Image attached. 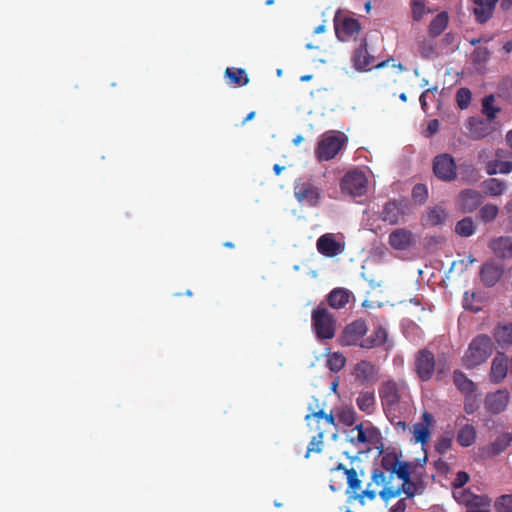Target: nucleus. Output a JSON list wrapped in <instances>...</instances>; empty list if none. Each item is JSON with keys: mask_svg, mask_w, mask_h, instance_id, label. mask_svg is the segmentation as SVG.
I'll return each mask as SVG.
<instances>
[{"mask_svg": "<svg viewBox=\"0 0 512 512\" xmlns=\"http://www.w3.org/2000/svg\"><path fill=\"white\" fill-rule=\"evenodd\" d=\"M316 248L325 257H335L344 251V244L336 240L332 233L320 236L316 242Z\"/></svg>", "mask_w": 512, "mask_h": 512, "instance_id": "obj_15", "label": "nucleus"}, {"mask_svg": "<svg viewBox=\"0 0 512 512\" xmlns=\"http://www.w3.org/2000/svg\"><path fill=\"white\" fill-rule=\"evenodd\" d=\"M446 219L447 213L445 209L435 206L427 210L426 214L422 217V223L427 226H438L444 224Z\"/></svg>", "mask_w": 512, "mask_h": 512, "instance_id": "obj_33", "label": "nucleus"}, {"mask_svg": "<svg viewBox=\"0 0 512 512\" xmlns=\"http://www.w3.org/2000/svg\"><path fill=\"white\" fill-rule=\"evenodd\" d=\"M453 496L460 504H464L467 507H474L477 505H487L488 497L474 495L469 491L462 489H453Z\"/></svg>", "mask_w": 512, "mask_h": 512, "instance_id": "obj_31", "label": "nucleus"}, {"mask_svg": "<svg viewBox=\"0 0 512 512\" xmlns=\"http://www.w3.org/2000/svg\"><path fill=\"white\" fill-rule=\"evenodd\" d=\"M488 248L498 259H511L512 258V237L511 236H498L493 237L488 242Z\"/></svg>", "mask_w": 512, "mask_h": 512, "instance_id": "obj_20", "label": "nucleus"}, {"mask_svg": "<svg viewBox=\"0 0 512 512\" xmlns=\"http://www.w3.org/2000/svg\"><path fill=\"white\" fill-rule=\"evenodd\" d=\"M506 141L509 147L512 149V130L506 134Z\"/></svg>", "mask_w": 512, "mask_h": 512, "instance_id": "obj_64", "label": "nucleus"}, {"mask_svg": "<svg viewBox=\"0 0 512 512\" xmlns=\"http://www.w3.org/2000/svg\"><path fill=\"white\" fill-rule=\"evenodd\" d=\"M436 369V361L434 354L422 349L415 356V371L421 381H429L432 379Z\"/></svg>", "mask_w": 512, "mask_h": 512, "instance_id": "obj_10", "label": "nucleus"}, {"mask_svg": "<svg viewBox=\"0 0 512 512\" xmlns=\"http://www.w3.org/2000/svg\"><path fill=\"white\" fill-rule=\"evenodd\" d=\"M489 51L487 48H477L473 52V59L475 62H485L489 58Z\"/></svg>", "mask_w": 512, "mask_h": 512, "instance_id": "obj_57", "label": "nucleus"}, {"mask_svg": "<svg viewBox=\"0 0 512 512\" xmlns=\"http://www.w3.org/2000/svg\"><path fill=\"white\" fill-rule=\"evenodd\" d=\"M483 203L482 194L474 189H465L457 198V205L464 213L475 211Z\"/></svg>", "mask_w": 512, "mask_h": 512, "instance_id": "obj_19", "label": "nucleus"}, {"mask_svg": "<svg viewBox=\"0 0 512 512\" xmlns=\"http://www.w3.org/2000/svg\"><path fill=\"white\" fill-rule=\"evenodd\" d=\"M357 407L366 414L373 413L375 409L374 391H361L356 398Z\"/></svg>", "mask_w": 512, "mask_h": 512, "instance_id": "obj_38", "label": "nucleus"}, {"mask_svg": "<svg viewBox=\"0 0 512 512\" xmlns=\"http://www.w3.org/2000/svg\"><path fill=\"white\" fill-rule=\"evenodd\" d=\"M471 91L468 88H460L456 93V102L460 109H466L471 101Z\"/></svg>", "mask_w": 512, "mask_h": 512, "instance_id": "obj_51", "label": "nucleus"}, {"mask_svg": "<svg viewBox=\"0 0 512 512\" xmlns=\"http://www.w3.org/2000/svg\"><path fill=\"white\" fill-rule=\"evenodd\" d=\"M350 294L343 288L333 289L327 296L328 304L334 309H341L349 302Z\"/></svg>", "mask_w": 512, "mask_h": 512, "instance_id": "obj_35", "label": "nucleus"}, {"mask_svg": "<svg viewBox=\"0 0 512 512\" xmlns=\"http://www.w3.org/2000/svg\"><path fill=\"white\" fill-rule=\"evenodd\" d=\"M405 462L400 461L395 453H387L381 457L380 463L372 470L371 481L366 489L358 494V499L374 500L377 494L383 501L399 496V470Z\"/></svg>", "mask_w": 512, "mask_h": 512, "instance_id": "obj_1", "label": "nucleus"}, {"mask_svg": "<svg viewBox=\"0 0 512 512\" xmlns=\"http://www.w3.org/2000/svg\"><path fill=\"white\" fill-rule=\"evenodd\" d=\"M506 188V182L498 178H489L482 182L483 192L488 196H500L505 192Z\"/></svg>", "mask_w": 512, "mask_h": 512, "instance_id": "obj_36", "label": "nucleus"}, {"mask_svg": "<svg viewBox=\"0 0 512 512\" xmlns=\"http://www.w3.org/2000/svg\"><path fill=\"white\" fill-rule=\"evenodd\" d=\"M496 159L490 160L486 162L485 171L488 175L495 174H509L512 172V162L511 161H502L503 151H496Z\"/></svg>", "mask_w": 512, "mask_h": 512, "instance_id": "obj_30", "label": "nucleus"}, {"mask_svg": "<svg viewBox=\"0 0 512 512\" xmlns=\"http://www.w3.org/2000/svg\"><path fill=\"white\" fill-rule=\"evenodd\" d=\"M507 361L503 356H496L491 364L490 380L495 384L501 383L507 375Z\"/></svg>", "mask_w": 512, "mask_h": 512, "instance_id": "obj_32", "label": "nucleus"}, {"mask_svg": "<svg viewBox=\"0 0 512 512\" xmlns=\"http://www.w3.org/2000/svg\"><path fill=\"white\" fill-rule=\"evenodd\" d=\"M308 409L310 413L305 416L307 425L310 430H314L324 437L335 426V417L332 413L326 414L322 409L315 411L311 405Z\"/></svg>", "mask_w": 512, "mask_h": 512, "instance_id": "obj_6", "label": "nucleus"}, {"mask_svg": "<svg viewBox=\"0 0 512 512\" xmlns=\"http://www.w3.org/2000/svg\"><path fill=\"white\" fill-rule=\"evenodd\" d=\"M378 367L367 360L358 362L354 369V375L357 381L365 384L372 383L377 380Z\"/></svg>", "mask_w": 512, "mask_h": 512, "instance_id": "obj_25", "label": "nucleus"}, {"mask_svg": "<svg viewBox=\"0 0 512 512\" xmlns=\"http://www.w3.org/2000/svg\"><path fill=\"white\" fill-rule=\"evenodd\" d=\"M361 30L359 21L355 18L345 17L340 23L335 18V33L340 41H348L355 38Z\"/></svg>", "mask_w": 512, "mask_h": 512, "instance_id": "obj_16", "label": "nucleus"}, {"mask_svg": "<svg viewBox=\"0 0 512 512\" xmlns=\"http://www.w3.org/2000/svg\"><path fill=\"white\" fill-rule=\"evenodd\" d=\"M347 138L341 132H328L322 135L315 149V156L319 161L333 159L345 145Z\"/></svg>", "mask_w": 512, "mask_h": 512, "instance_id": "obj_4", "label": "nucleus"}, {"mask_svg": "<svg viewBox=\"0 0 512 512\" xmlns=\"http://www.w3.org/2000/svg\"><path fill=\"white\" fill-rule=\"evenodd\" d=\"M341 190L352 196H362L367 190V178L362 171L347 172L341 181Z\"/></svg>", "mask_w": 512, "mask_h": 512, "instance_id": "obj_9", "label": "nucleus"}, {"mask_svg": "<svg viewBox=\"0 0 512 512\" xmlns=\"http://www.w3.org/2000/svg\"><path fill=\"white\" fill-rule=\"evenodd\" d=\"M492 352V339L488 335L480 334L470 342L462 357V365L467 369H473L486 362Z\"/></svg>", "mask_w": 512, "mask_h": 512, "instance_id": "obj_2", "label": "nucleus"}, {"mask_svg": "<svg viewBox=\"0 0 512 512\" xmlns=\"http://www.w3.org/2000/svg\"><path fill=\"white\" fill-rule=\"evenodd\" d=\"M476 435L474 426L466 424L458 431L456 439L462 447H469L474 444Z\"/></svg>", "mask_w": 512, "mask_h": 512, "instance_id": "obj_39", "label": "nucleus"}, {"mask_svg": "<svg viewBox=\"0 0 512 512\" xmlns=\"http://www.w3.org/2000/svg\"><path fill=\"white\" fill-rule=\"evenodd\" d=\"M433 172L442 181H454L457 178V166L454 158L448 153L437 155L433 159Z\"/></svg>", "mask_w": 512, "mask_h": 512, "instance_id": "obj_7", "label": "nucleus"}, {"mask_svg": "<svg viewBox=\"0 0 512 512\" xmlns=\"http://www.w3.org/2000/svg\"><path fill=\"white\" fill-rule=\"evenodd\" d=\"M453 383L466 399L472 397L477 389L476 384L461 370H455L453 372Z\"/></svg>", "mask_w": 512, "mask_h": 512, "instance_id": "obj_29", "label": "nucleus"}, {"mask_svg": "<svg viewBox=\"0 0 512 512\" xmlns=\"http://www.w3.org/2000/svg\"><path fill=\"white\" fill-rule=\"evenodd\" d=\"M469 475L465 471H459L452 482L453 489H462L463 486L469 481Z\"/></svg>", "mask_w": 512, "mask_h": 512, "instance_id": "obj_55", "label": "nucleus"}, {"mask_svg": "<svg viewBox=\"0 0 512 512\" xmlns=\"http://www.w3.org/2000/svg\"><path fill=\"white\" fill-rule=\"evenodd\" d=\"M440 127V122L437 119L430 120L427 125V136H432L438 132Z\"/></svg>", "mask_w": 512, "mask_h": 512, "instance_id": "obj_58", "label": "nucleus"}, {"mask_svg": "<svg viewBox=\"0 0 512 512\" xmlns=\"http://www.w3.org/2000/svg\"><path fill=\"white\" fill-rule=\"evenodd\" d=\"M497 512H512V494L498 497L494 503Z\"/></svg>", "mask_w": 512, "mask_h": 512, "instance_id": "obj_48", "label": "nucleus"}, {"mask_svg": "<svg viewBox=\"0 0 512 512\" xmlns=\"http://www.w3.org/2000/svg\"><path fill=\"white\" fill-rule=\"evenodd\" d=\"M476 298V293L475 292H472V293H469V292H465L464 293V296H463V307L466 309V310H471L473 312H477L480 310V307L478 306H474L472 301Z\"/></svg>", "mask_w": 512, "mask_h": 512, "instance_id": "obj_54", "label": "nucleus"}, {"mask_svg": "<svg viewBox=\"0 0 512 512\" xmlns=\"http://www.w3.org/2000/svg\"><path fill=\"white\" fill-rule=\"evenodd\" d=\"M498 1L499 0H472V11L476 22L484 24L489 21L493 16ZM500 5L503 10H509L512 7V0H501Z\"/></svg>", "mask_w": 512, "mask_h": 512, "instance_id": "obj_8", "label": "nucleus"}, {"mask_svg": "<svg viewBox=\"0 0 512 512\" xmlns=\"http://www.w3.org/2000/svg\"><path fill=\"white\" fill-rule=\"evenodd\" d=\"M294 196L300 203L315 207L320 200V191L312 183L303 182L295 185Z\"/></svg>", "mask_w": 512, "mask_h": 512, "instance_id": "obj_14", "label": "nucleus"}, {"mask_svg": "<svg viewBox=\"0 0 512 512\" xmlns=\"http://www.w3.org/2000/svg\"><path fill=\"white\" fill-rule=\"evenodd\" d=\"M504 273L503 266L494 260L485 262L480 269V279L486 287L495 286Z\"/></svg>", "mask_w": 512, "mask_h": 512, "instance_id": "obj_17", "label": "nucleus"}, {"mask_svg": "<svg viewBox=\"0 0 512 512\" xmlns=\"http://www.w3.org/2000/svg\"><path fill=\"white\" fill-rule=\"evenodd\" d=\"M367 332L368 327L364 320H354L344 328L341 335V344L344 346H360Z\"/></svg>", "mask_w": 512, "mask_h": 512, "instance_id": "obj_12", "label": "nucleus"}, {"mask_svg": "<svg viewBox=\"0 0 512 512\" xmlns=\"http://www.w3.org/2000/svg\"><path fill=\"white\" fill-rule=\"evenodd\" d=\"M399 496L404 493L407 498H412L416 494V484L412 482L410 477L409 465L405 462L399 470Z\"/></svg>", "mask_w": 512, "mask_h": 512, "instance_id": "obj_28", "label": "nucleus"}, {"mask_svg": "<svg viewBox=\"0 0 512 512\" xmlns=\"http://www.w3.org/2000/svg\"><path fill=\"white\" fill-rule=\"evenodd\" d=\"M418 46L422 58L429 59L435 55V44L432 40L424 39L419 42Z\"/></svg>", "mask_w": 512, "mask_h": 512, "instance_id": "obj_49", "label": "nucleus"}, {"mask_svg": "<svg viewBox=\"0 0 512 512\" xmlns=\"http://www.w3.org/2000/svg\"><path fill=\"white\" fill-rule=\"evenodd\" d=\"M323 436L321 434H316L313 436L308 444L307 451L305 454V458H309L312 452L320 453L323 449Z\"/></svg>", "mask_w": 512, "mask_h": 512, "instance_id": "obj_50", "label": "nucleus"}, {"mask_svg": "<svg viewBox=\"0 0 512 512\" xmlns=\"http://www.w3.org/2000/svg\"><path fill=\"white\" fill-rule=\"evenodd\" d=\"M495 339L500 345L512 344V324L498 327L495 332Z\"/></svg>", "mask_w": 512, "mask_h": 512, "instance_id": "obj_44", "label": "nucleus"}, {"mask_svg": "<svg viewBox=\"0 0 512 512\" xmlns=\"http://www.w3.org/2000/svg\"><path fill=\"white\" fill-rule=\"evenodd\" d=\"M490 505V500L488 499L487 505H477L474 507H468L469 509L466 512H490L488 507Z\"/></svg>", "mask_w": 512, "mask_h": 512, "instance_id": "obj_60", "label": "nucleus"}, {"mask_svg": "<svg viewBox=\"0 0 512 512\" xmlns=\"http://www.w3.org/2000/svg\"><path fill=\"white\" fill-rule=\"evenodd\" d=\"M466 127L469 131L470 138L473 140L483 139L491 133L489 122L478 117H470L467 120Z\"/></svg>", "mask_w": 512, "mask_h": 512, "instance_id": "obj_26", "label": "nucleus"}, {"mask_svg": "<svg viewBox=\"0 0 512 512\" xmlns=\"http://www.w3.org/2000/svg\"><path fill=\"white\" fill-rule=\"evenodd\" d=\"M353 66L358 71H365L370 69L374 62V57L369 54L367 50V40L363 39L360 46L355 50L352 56Z\"/></svg>", "mask_w": 512, "mask_h": 512, "instance_id": "obj_27", "label": "nucleus"}, {"mask_svg": "<svg viewBox=\"0 0 512 512\" xmlns=\"http://www.w3.org/2000/svg\"><path fill=\"white\" fill-rule=\"evenodd\" d=\"M360 347L367 350L383 348L386 352H389L393 347V342L389 340L387 329L382 325H377L370 335L361 341Z\"/></svg>", "mask_w": 512, "mask_h": 512, "instance_id": "obj_11", "label": "nucleus"}, {"mask_svg": "<svg viewBox=\"0 0 512 512\" xmlns=\"http://www.w3.org/2000/svg\"><path fill=\"white\" fill-rule=\"evenodd\" d=\"M389 245L399 251L408 249L414 243V235L410 230L399 228L390 233Z\"/></svg>", "mask_w": 512, "mask_h": 512, "instance_id": "obj_24", "label": "nucleus"}, {"mask_svg": "<svg viewBox=\"0 0 512 512\" xmlns=\"http://www.w3.org/2000/svg\"><path fill=\"white\" fill-rule=\"evenodd\" d=\"M412 198L416 203L423 205L428 199L427 186L422 183L416 184L412 189Z\"/></svg>", "mask_w": 512, "mask_h": 512, "instance_id": "obj_47", "label": "nucleus"}, {"mask_svg": "<svg viewBox=\"0 0 512 512\" xmlns=\"http://www.w3.org/2000/svg\"><path fill=\"white\" fill-rule=\"evenodd\" d=\"M339 471H342L346 476L347 493L352 492L358 498V494L363 491L361 478L364 477V471L362 469L357 470L354 467L347 468L344 464L339 463L336 467L330 469V474L333 475Z\"/></svg>", "mask_w": 512, "mask_h": 512, "instance_id": "obj_13", "label": "nucleus"}, {"mask_svg": "<svg viewBox=\"0 0 512 512\" xmlns=\"http://www.w3.org/2000/svg\"><path fill=\"white\" fill-rule=\"evenodd\" d=\"M339 422L345 426H353L357 420V413L351 407H342L337 414Z\"/></svg>", "mask_w": 512, "mask_h": 512, "instance_id": "obj_43", "label": "nucleus"}, {"mask_svg": "<svg viewBox=\"0 0 512 512\" xmlns=\"http://www.w3.org/2000/svg\"><path fill=\"white\" fill-rule=\"evenodd\" d=\"M452 446V438L449 436H443L438 439L436 443V451L439 454H445Z\"/></svg>", "mask_w": 512, "mask_h": 512, "instance_id": "obj_53", "label": "nucleus"}, {"mask_svg": "<svg viewBox=\"0 0 512 512\" xmlns=\"http://www.w3.org/2000/svg\"><path fill=\"white\" fill-rule=\"evenodd\" d=\"M433 424L432 415L424 411L422 414V421L413 425V437L417 443L425 445L428 443L431 436V426Z\"/></svg>", "mask_w": 512, "mask_h": 512, "instance_id": "obj_23", "label": "nucleus"}, {"mask_svg": "<svg viewBox=\"0 0 512 512\" xmlns=\"http://www.w3.org/2000/svg\"><path fill=\"white\" fill-rule=\"evenodd\" d=\"M511 441H512L511 433H509V432L502 433L491 444L493 453L500 454L510 445Z\"/></svg>", "mask_w": 512, "mask_h": 512, "instance_id": "obj_45", "label": "nucleus"}, {"mask_svg": "<svg viewBox=\"0 0 512 512\" xmlns=\"http://www.w3.org/2000/svg\"><path fill=\"white\" fill-rule=\"evenodd\" d=\"M343 487L342 481H336L333 478L330 479L329 488L331 491L336 492L341 490Z\"/></svg>", "mask_w": 512, "mask_h": 512, "instance_id": "obj_61", "label": "nucleus"}, {"mask_svg": "<svg viewBox=\"0 0 512 512\" xmlns=\"http://www.w3.org/2000/svg\"><path fill=\"white\" fill-rule=\"evenodd\" d=\"M494 95H487L482 100V113L487 117L488 121H492L497 117L500 108L494 105Z\"/></svg>", "mask_w": 512, "mask_h": 512, "instance_id": "obj_40", "label": "nucleus"}, {"mask_svg": "<svg viewBox=\"0 0 512 512\" xmlns=\"http://www.w3.org/2000/svg\"><path fill=\"white\" fill-rule=\"evenodd\" d=\"M406 509V499H400L391 507L390 512H405Z\"/></svg>", "mask_w": 512, "mask_h": 512, "instance_id": "obj_59", "label": "nucleus"}, {"mask_svg": "<svg viewBox=\"0 0 512 512\" xmlns=\"http://www.w3.org/2000/svg\"><path fill=\"white\" fill-rule=\"evenodd\" d=\"M311 324L318 340L332 339L336 333V319L323 305H318L311 313Z\"/></svg>", "mask_w": 512, "mask_h": 512, "instance_id": "obj_3", "label": "nucleus"}, {"mask_svg": "<svg viewBox=\"0 0 512 512\" xmlns=\"http://www.w3.org/2000/svg\"><path fill=\"white\" fill-rule=\"evenodd\" d=\"M378 429L370 421L361 422L351 428L346 435V440L354 446L373 444L377 438Z\"/></svg>", "mask_w": 512, "mask_h": 512, "instance_id": "obj_5", "label": "nucleus"}, {"mask_svg": "<svg viewBox=\"0 0 512 512\" xmlns=\"http://www.w3.org/2000/svg\"><path fill=\"white\" fill-rule=\"evenodd\" d=\"M379 395L384 408L393 409L400 401L398 385L392 380L386 381L381 385Z\"/></svg>", "mask_w": 512, "mask_h": 512, "instance_id": "obj_22", "label": "nucleus"}, {"mask_svg": "<svg viewBox=\"0 0 512 512\" xmlns=\"http://www.w3.org/2000/svg\"><path fill=\"white\" fill-rule=\"evenodd\" d=\"M449 22L448 13L442 11L438 13L433 20L430 22L428 26L429 36L432 38L438 37L441 35L444 30L447 28Z\"/></svg>", "mask_w": 512, "mask_h": 512, "instance_id": "obj_34", "label": "nucleus"}, {"mask_svg": "<svg viewBox=\"0 0 512 512\" xmlns=\"http://www.w3.org/2000/svg\"><path fill=\"white\" fill-rule=\"evenodd\" d=\"M464 410L467 414H472L474 413L475 411V406L473 403H470L468 401V398L466 399V402H465V405H464Z\"/></svg>", "mask_w": 512, "mask_h": 512, "instance_id": "obj_62", "label": "nucleus"}, {"mask_svg": "<svg viewBox=\"0 0 512 512\" xmlns=\"http://www.w3.org/2000/svg\"><path fill=\"white\" fill-rule=\"evenodd\" d=\"M498 214H499V208L497 205L486 204L479 209L477 217L483 223H490L496 219Z\"/></svg>", "mask_w": 512, "mask_h": 512, "instance_id": "obj_41", "label": "nucleus"}, {"mask_svg": "<svg viewBox=\"0 0 512 512\" xmlns=\"http://www.w3.org/2000/svg\"><path fill=\"white\" fill-rule=\"evenodd\" d=\"M225 77L228 78L229 84L236 86H245L249 83V77L242 68L228 67L225 70Z\"/></svg>", "mask_w": 512, "mask_h": 512, "instance_id": "obj_37", "label": "nucleus"}, {"mask_svg": "<svg viewBox=\"0 0 512 512\" xmlns=\"http://www.w3.org/2000/svg\"><path fill=\"white\" fill-rule=\"evenodd\" d=\"M345 364L346 358L339 352L330 354L327 359V366L332 372H339L344 368Z\"/></svg>", "mask_w": 512, "mask_h": 512, "instance_id": "obj_46", "label": "nucleus"}, {"mask_svg": "<svg viewBox=\"0 0 512 512\" xmlns=\"http://www.w3.org/2000/svg\"><path fill=\"white\" fill-rule=\"evenodd\" d=\"M435 372H436V380L443 381L449 372V367H448L446 361H443V362L438 361V363H436Z\"/></svg>", "mask_w": 512, "mask_h": 512, "instance_id": "obj_56", "label": "nucleus"}, {"mask_svg": "<svg viewBox=\"0 0 512 512\" xmlns=\"http://www.w3.org/2000/svg\"><path fill=\"white\" fill-rule=\"evenodd\" d=\"M455 232L461 237H470L475 232V225L471 217H465L458 221Z\"/></svg>", "mask_w": 512, "mask_h": 512, "instance_id": "obj_42", "label": "nucleus"}, {"mask_svg": "<svg viewBox=\"0 0 512 512\" xmlns=\"http://www.w3.org/2000/svg\"><path fill=\"white\" fill-rule=\"evenodd\" d=\"M405 206L403 201H388L383 207L380 218L391 225L398 224L405 215Z\"/></svg>", "mask_w": 512, "mask_h": 512, "instance_id": "obj_21", "label": "nucleus"}, {"mask_svg": "<svg viewBox=\"0 0 512 512\" xmlns=\"http://www.w3.org/2000/svg\"><path fill=\"white\" fill-rule=\"evenodd\" d=\"M503 49L505 50V52L507 53H512V39L507 41L504 46H503Z\"/></svg>", "mask_w": 512, "mask_h": 512, "instance_id": "obj_63", "label": "nucleus"}, {"mask_svg": "<svg viewBox=\"0 0 512 512\" xmlns=\"http://www.w3.org/2000/svg\"><path fill=\"white\" fill-rule=\"evenodd\" d=\"M509 392L506 389H499L494 393L487 394L484 404L487 412L490 414H500L509 403Z\"/></svg>", "mask_w": 512, "mask_h": 512, "instance_id": "obj_18", "label": "nucleus"}, {"mask_svg": "<svg viewBox=\"0 0 512 512\" xmlns=\"http://www.w3.org/2000/svg\"><path fill=\"white\" fill-rule=\"evenodd\" d=\"M412 17L414 21H420L426 13L424 0H413L411 3Z\"/></svg>", "mask_w": 512, "mask_h": 512, "instance_id": "obj_52", "label": "nucleus"}]
</instances>
